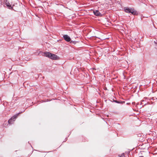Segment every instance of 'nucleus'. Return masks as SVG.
Wrapping results in <instances>:
<instances>
[{"instance_id": "obj_1", "label": "nucleus", "mask_w": 157, "mask_h": 157, "mask_svg": "<svg viewBox=\"0 0 157 157\" xmlns=\"http://www.w3.org/2000/svg\"><path fill=\"white\" fill-rule=\"evenodd\" d=\"M42 55L43 56L48 57L52 59L56 60L58 58V56L55 54L47 52L43 53Z\"/></svg>"}, {"instance_id": "obj_2", "label": "nucleus", "mask_w": 157, "mask_h": 157, "mask_svg": "<svg viewBox=\"0 0 157 157\" xmlns=\"http://www.w3.org/2000/svg\"><path fill=\"white\" fill-rule=\"evenodd\" d=\"M124 9L125 12L127 13H131L133 15L137 14V12L133 8L125 7Z\"/></svg>"}, {"instance_id": "obj_3", "label": "nucleus", "mask_w": 157, "mask_h": 157, "mask_svg": "<svg viewBox=\"0 0 157 157\" xmlns=\"http://www.w3.org/2000/svg\"><path fill=\"white\" fill-rule=\"evenodd\" d=\"M63 38L64 40L67 42H70L71 40L70 37L67 35H63Z\"/></svg>"}, {"instance_id": "obj_4", "label": "nucleus", "mask_w": 157, "mask_h": 157, "mask_svg": "<svg viewBox=\"0 0 157 157\" xmlns=\"http://www.w3.org/2000/svg\"><path fill=\"white\" fill-rule=\"evenodd\" d=\"M16 117L17 116H14L12 117L10 119H9L8 121L9 123L12 124L13 123V122L15 120V119L16 118Z\"/></svg>"}, {"instance_id": "obj_5", "label": "nucleus", "mask_w": 157, "mask_h": 157, "mask_svg": "<svg viewBox=\"0 0 157 157\" xmlns=\"http://www.w3.org/2000/svg\"><path fill=\"white\" fill-rule=\"evenodd\" d=\"M93 12L94 15L96 16H102V14L101 13L99 12L98 10H94V11Z\"/></svg>"}, {"instance_id": "obj_6", "label": "nucleus", "mask_w": 157, "mask_h": 157, "mask_svg": "<svg viewBox=\"0 0 157 157\" xmlns=\"http://www.w3.org/2000/svg\"><path fill=\"white\" fill-rule=\"evenodd\" d=\"M6 6L9 8L11 7V6L9 2H6Z\"/></svg>"}, {"instance_id": "obj_7", "label": "nucleus", "mask_w": 157, "mask_h": 157, "mask_svg": "<svg viewBox=\"0 0 157 157\" xmlns=\"http://www.w3.org/2000/svg\"><path fill=\"white\" fill-rule=\"evenodd\" d=\"M118 157H125L124 154V153H122L121 155H119Z\"/></svg>"}, {"instance_id": "obj_8", "label": "nucleus", "mask_w": 157, "mask_h": 157, "mask_svg": "<svg viewBox=\"0 0 157 157\" xmlns=\"http://www.w3.org/2000/svg\"><path fill=\"white\" fill-rule=\"evenodd\" d=\"M116 101V103H120V102H119V101Z\"/></svg>"}, {"instance_id": "obj_9", "label": "nucleus", "mask_w": 157, "mask_h": 157, "mask_svg": "<svg viewBox=\"0 0 157 157\" xmlns=\"http://www.w3.org/2000/svg\"><path fill=\"white\" fill-rule=\"evenodd\" d=\"M2 3V2L1 1H0V4H1Z\"/></svg>"}]
</instances>
